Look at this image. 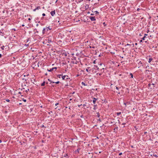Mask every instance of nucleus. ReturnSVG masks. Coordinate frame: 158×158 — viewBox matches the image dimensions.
<instances>
[{"label": "nucleus", "instance_id": "nucleus-1", "mask_svg": "<svg viewBox=\"0 0 158 158\" xmlns=\"http://www.w3.org/2000/svg\"><path fill=\"white\" fill-rule=\"evenodd\" d=\"M2 94H1V96L2 97H1V103H2L3 102H5V101L6 102H9L10 101V100L8 99H5L4 98V97L6 96V95H5V93L3 94V95H2Z\"/></svg>", "mask_w": 158, "mask_h": 158}, {"label": "nucleus", "instance_id": "nucleus-2", "mask_svg": "<svg viewBox=\"0 0 158 158\" xmlns=\"http://www.w3.org/2000/svg\"><path fill=\"white\" fill-rule=\"evenodd\" d=\"M99 68L96 66L94 65L92 69H90L89 71H90L91 70H92L93 73H95L98 72V71Z\"/></svg>", "mask_w": 158, "mask_h": 158}, {"label": "nucleus", "instance_id": "nucleus-3", "mask_svg": "<svg viewBox=\"0 0 158 158\" xmlns=\"http://www.w3.org/2000/svg\"><path fill=\"white\" fill-rule=\"evenodd\" d=\"M89 18L92 21H95L96 20L95 17L91 16Z\"/></svg>", "mask_w": 158, "mask_h": 158}, {"label": "nucleus", "instance_id": "nucleus-4", "mask_svg": "<svg viewBox=\"0 0 158 158\" xmlns=\"http://www.w3.org/2000/svg\"><path fill=\"white\" fill-rule=\"evenodd\" d=\"M51 14V15L52 16H54V15H55V10H53V11H52L51 13H50Z\"/></svg>", "mask_w": 158, "mask_h": 158}, {"label": "nucleus", "instance_id": "nucleus-5", "mask_svg": "<svg viewBox=\"0 0 158 158\" xmlns=\"http://www.w3.org/2000/svg\"><path fill=\"white\" fill-rule=\"evenodd\" d=\"M46 30V31H48L49 30H50L51 29V28H50L49 27H46V28H45Z\"/></svg>", "mask_w": 158, "mask_h": 158}, {"label": "nucleus", "instance_id": "nucleus-6", "mask_svg": "<svg viewBox=\"0 0 158 158\" xmlns=\"http://www.w3.org/2000/svg\"><path fill=\"white\" fill-rule=\"evenodd\" d=\"M96 100L97 99H96L95 98H93V102L94 104L95 103V102H96Z\"/></svg>", "mask_w": 158, "mask_h": 158}, {"label": "nucleus", "instance_id": "nucleus-7", "mask_svg": "<svg viewBox=\"0 0 158 158\" xmlns=\"http://www.w3.org/2000/svg\"><path fill=\"white\" fill-rule=\"evenodd\" d=\"M152 60V58H150L149 59L148 62L150 63L151 61Z\"/></svg>", "mask_w": 158, "mask_h": 158}, {"label": "nucleus", "instance_id": "nucleus-8", "mask_svg": "<svg viewBox=\"0 0 158 158\" xmlns=\"http://www.w3.org/2000/svg\"><path fill=\"white\" fill-rule=\"evenodd\" d=\"M46 31V30H45V28H44V29H43V34L44 33H45V31Z\"/></svg>", "mask_w": 158, "mask_h": 158}, {"label": "nucleus", "instance_id": "nucleus-9", "mask_svg": "<svg viewBox=\"0 0 158 158\" xmlns=\"http://www.w3.org/2000/svg\"><path fill=\"white\" fill-rule=\"evenodd\" d=\"M45 82H43V83H42L41 84V85L42 86H44V85H45Z\"/></svg>", "mask_w": 158, "mask_h": 158}, {"label": "nucleus", "instance_id": "nucleus-10", "mask_svg": "<svg viewBox=\"0 0 158 158\" xmlns=\"http://www.w3.org/2000/svg\"><path fill=\"white\" fill-rule=\"evenodd\" d=\"M81 84L82 85H84V86L86 85L85 84V83L83 82H82Z\"/></svg>", "mask_w": 158, "mask_h": 158}, {"label": "nucleus", "instance_id": "nucleus-11", "mask_svg": "<svg viewBox=\"0 0 158 158\" xmlns=\"http://www.w3.org/2000/svg\"><path fill=\"white\" fill-rule=\"evenodd\" d=\"M66 77V76H62V79L64 80L65 78Z\"/></svg>", "mask_w": 158, "mask_h": 158}, {"label": "nucleus", "instance_id": "nucleus-12", "mask_svg": "<svg viewBox=\"0 0 158 158\" xmlns=\"http://www.w3.org/2000/svg\"><path fill=\"white\" fill-rule=\"evenodd\" d=\"M53 70V69L52 68V69H50V70H48H48L49 71V72H51Z\"/></svg>", "mask_w": 158, "mask_h": 158}, {"label": "nucleus", "instance_id": "nucleus-13", "mask_svg": "<svg viewBox=\"0 0 158 158\" xmlns=\"http://www.w3.org/2000/svg\"><path fill=\"white\" fill-rule=\"evenodd\" d=\"M89 67H88L86 69V71L87 72H89V71L88 70V69H89Z\"/></svg>", "mask_w": 158, "mask_h": 158}, {"label": "nucleus", "instance_id": "nucleus-14", "mask_svg": "<svg viewBox=\"0 0 158 158\" xmlns=\"http://www.w3.org/2000/svg\"><path fill=\"white\" fill-rule=\"evenodd\" d=\"M121 114V112H120L117 113V115L118 116L119 115H120Z\"/></svg>", "mask_w": 158, "mask_h": 158}, {"label": "nucleus", "instance_id": "nucleus-15", "mask_svg": "<svg viewBox=\"0 0 158 158\" xmlns=\"http://www.w3.org/2000/svg\"><path fill=\"white\" fill-rule=\"evenodd\" d=\"M97 116L98 117H99L100 116V115L98 113H97Z\"/></svg>", "mask_w": 158, "mask_h": 158}, {"label": "nucleus", "instance_id": "nucleus-16", "mask_svg": "<svg viewBox=\"0 0 158 158\" xmlns=\"http://www.w3.org/2000/svg\"><path fill=\"white\" fill-rule=\"evenodd\" d=\"M130 75L131 76V77L133 78V75L131 73H130Z\"/></svg>", "mask_w": 158, "mask_h": 158}, {"label": "nucleus", "instance_id": "nucleus-17", "mask_svg": "<svg viewBox=\"0 0 158 158\" xmlns=\"http://www.w3.org/2000/svg\"><path fill=\"white\" fill-rule=\"evenodd\" d=\"M59 82H60L59 81H57V82H53V83H56V84H58V83H59Z\"/></svg>", "mask_w": 158, "mask_h": 158}, {"label": "nucleus", "instance_id": "nucleus-18", "mask_svg": "<svg viewBox=\"0 0 158 158\" xmlns=\"http://www.w3.org/2000/svg\"><path fill=\"white\" fill-rule=\"evenodd\" d=\"M38 7H37V8H36V9H34L33 10H34V11H35V10H36V9H38Z\"/></svg>", "mask_w": 158, "mask_h": 158}, {"label": "nucleus", "instance_id": "nucleus-19", "mask_svg": "<svg viewBox=\"0 0 158 158\" xmlns=\"http://www.w3.org/2000/svg\"><path fill=\"white\" fill-rule=\"evenodd\" d=\"M145 36H144V37L142 38V40H145Z\"/></svg>", "mask_w": 158, "mask_h": 158}, {"label": "nucleus", "instance_id": "nucleus-20", "mask_svg": "<svg viewBox=\"0 0 158 158\" xmlns=\"http://www.w3.org/2000/svg\"><path fill=\"white\" fill-rule=\"evenodd\" d=\"M96 14H98V13H99L97 11H96L94 12Z\"/></svg>", "mask_w": 158, "mask_h": 158}, {"label": "nucleus", "instance_id": "nucleus-21", "mask_svg": "<svg viewBox=\"0 0 158 158\" xmlns=\"http://www.w3.org/2000/svg\"><path fill=\"white\" fill-rule=\"evenodd\" d=\"M67 156H68V154H66L64 156V157H66Z\"/></svg>", "mask_w": 158, "mask_h": 158}, {"label": "nucleus", "instance_id": "nucleus-22", "mask_svg": "<svg viewBox=\"0 0 158 158\" xmlns=\"http://www.w3.org/2000/svg\"><path fill=\"white\" fill-rule=\"evenodd\" d=\"M42 15H43V16H45V14H44V13H43V14H42Z\"/></svg>", "mask_w": 158, "mask_h": 158}, {"label": "nucleus", "instance_id": "nucleus-23", "mask_svg": "<svg viewBox=\"0 0 158 158\" xmlns=\"http://www.w3.org/2000/svg\"><path fill=\"white\" fill-rule=\"evenodd\" d=\"M48 40L49 41H50V42H52V40H50L49 39H48Z\"/></svg>", "mask_w": 158, "mask_h": 158}, {"label": "nucleus", "instance_id": "nucleus-24", "mask_svg": "<svg viewBox=\"0 0 158 158\" xmlns=\"http://www.w3.org/2000/svg\"><path fill=\"white\" fill-rule=\"evenodd\" d=\"M52 68L53 69V70L54 69H56L57 68H56V67L53 68Z\"/></svg>", "mask_w": 158, "mask_h": 158}, {"label": "nucleus", "instance_id": "nucleus-25", "mask_svg": "<svg viewBox=\"0 0 158 158\" xmlns=\"http://www.w3.org/2000/svg\"><path fill=\"white\" fill-rule=\"evenodd\" d=\"M59 104L58 103H57L55 104V105L56 106L57 105H58Z\"/></svg>", "mask_w": 158, "mask_h": 158}, {"label": "nucleus", "instance_id": "nucleus-26", "mask_svg": "<svg viewBox=\"0 0 158 158\" xmlns=\"http://www.w3.org/2000/svg\"><path fill=\"white\" fill-rule=\"evenodd\" d=\"M122 153L121 152V153H120L119 154V155H122Z\"/></svg>", "mask_w": 158, "mask_h": 158}, {"label": "nucleus", "instance_id": "nucleus-27", "mask_svg": "<svg viewBox=\"0 0 158 158\" xmlns=\"http://www.w3.org/2000/svg\"><path fill=\"white\" fill-rule=\"evenodd\" d=\"M4 47V46H3V47H1V48L3 50L4 48H3Z\"/></svg>", "mask_w": 158, "mask_h": 158}, {"label": "nucleus", "instance_id": "nucleus-28", "mask_svg": "<svg viewBox=\"0 0 158 158\" xmlns=\"http://www.w3.org/2000/svg\"><path fill=\"white\" fill-rule=\"evenodd\" d=\"M23 101L24 102H26V99H23Z\"/></svg>", "mask_w": 158, "mask_h": 158}, {"label": "nucleus", "instance_id": "nucleus-29", "mask_svg": "<svg viewBox=\"0 0 158 158\" xmlns=\"http://www.w3.org/2000/svg\"><path fill=\"white\" fill-rule=\"evenodd\" d=\"M116 89H117V90H118V88L117 87H116Z\"/></svg>", "mask_w": 158, "mask_h": 158}, {"label": "nucleus", "instance_id": "nucleus-30", "mask_svg": "<svg viewBox=\"0 0 158 158\" xmlns=\"http://www.w3.org/2000/svg\"><path fill=\"white\" fill-rule=\"evenodd\" d=\"M124 104L125 105V106H126V103H124Z\"/></svg>", "mask_w": 158, "mask_h": 158}, {"label": "nucleus", "instance_id": "nucleus-31", "mask_svg": "<svg viewBox=\"0 0 158 158\" xmlns=\"http://www.w3.org/2000/svg\"><path fill=\"white\" fill-rule=\"evenodd\" d=\"M151 84H148V86L149 87L151 85Z\"/></svg>", "mask_w": 158, "mask_h": 158}, {"label": "nucleus", "instance_id": "nucleus-32", "mask_svg": "<svg viewBox=\"0 0 158 158\" xmlns=\"http://www.w3.org/2000/svg\"><path fill=\"white\" fill-rule=\"evenodd\" d=\"M95 62H96V61H95V60H94V64H95Z\"/></svg>", "mask_w": 158, "mask_h": 158}, {"label": "nucleus", "instance_id": "nucleus-33", "mask_svg": "<svg viewBox=\"0 0 158 158\" xmlns=\"http://www.w3.org/2000/svg\"><path fill=\"white\" fill-rule=\"evenodd\" d=\"M79 21H80V20H78L77 21H76L77 22H79Z\"/></svg>", "mask_w": 158, "mask_h": 158}, {"label": "nucleus", "instance_id": "nucleus-34", "mask_svg": "<svg viewBox=\"0 0 158 158\" xmlns=\"http://www.w3.org/2000/svg\"><path fill=\"white\" fill-rule=\"evenodd\" d=\"M139 8H138V9H137V11H139Z\"/></svg>", "mask_w": 158, "mask_h": 158}, {"label": "nucleus", "instance_id": "nucleus-35", "mask_svg": "<svg viewBox=\"0 0 158 158\" xmlns=\"http://www.w3.org/2000/svg\"><path fill=\"white\" fill-rule=\"evenodd\" d=\"M147 133V132H144V134H146Z\"/></svg>", "mask_w": 158, "mask_h": 158}, {"label": "nucleus", "instance_id": "nucleus-36", "mask_svg": "<svg viewBox=\"0 0 158 158\" xmlns=\"http://www.w3.org/2000/svg\"><path fill=\"white\" fill-rule=\"evenodd\" d=\"M28 19V20H31V19H30V18H29Z\"/></svg>", "mask_w": 158, "mask_h": 158}, {"label": "nucleus", "instance_id": "nucleus-37", "mask_svg": "<svg viewBox=\"0 0 158 158\" xmlns=\"http://www.w3.org/2000/svg\"><path fill=\"white\" fill-rule=\"evenodd\" d=\"M24 24H23L22 25V26H23V27H24Z\"/></svg>", "mask_w": 158, "mask_h": 158}, {"label": "nucleus", "instance_id": "nucleus-38", "mask_svg": "<svg viewBox=\"0 0 158 158\" xmlns=\"http://www.w3.org/2000/svg\"><path fill=\"white\" fill-rule=\"evenodd\" d=\"M28 90H29V89H28L27 90H26V91L27 92Z\"/></svg>", "mask_w": 158, "mask_h": 158}, {"label": "nucleus", "instance_id": "nucleus-39", "mask_svg": "<svg viewBox=\"0 0 158 158\" xmlns=\"http://www.w3.org/2000/svg\"><path fill=\"white\" fill-rule=\"evenodd\" d=\"M99 121H100V122H101V119H99Z\"/></svg>", "mask_w": 158, "mask_h": 158}, {"label": "nucleus", "instance_id": "nucleus-40", "mask_svg": "<svg viewBox=\"0 0 158 158\" xmlns=\"http://www.w3.org/2000/svg\"><path fill=\"white\" fill-rule=\"evenodd\" d=\"M137 43H135V45H137Z\"/></svg>", "mask_w": 158, "mask_h": 158}, {"label": "nucleus", "instance_id": "nucleus-41", "mask_svg": "<svg viewBox=\"0 0 158 158\" xmlns=\"http://www.w3.org/2000/svg\"><path fill=\"white\" fill-rule=\"evenodd\" d=\"M152 85H154V84H153V83H152Z\"/></svg>", "mask_w": 158, "mask_h": 158}, {"label": "nucleus", "instance_id": "nucleus-42", "mask_svg": "<svg viewBox=\"0 0 158 158\" xmlns=\"http://www.w3.org/2000/svg\"><path fill=\"white\" fill-rule=\"evenodd\" d=\"M142 41V40H140V42H141Z\"/></svg>", "mask_w": 158, "mask_h": 158}, {"label": "nucleus", "instance_id": "nucleus-43", "mask_svg": "<svg viewBox=\"0 0 158 158\" xmlns=\"http://www.w3.org/2000/svg\"><path fill=\"white\" fill-rule=\"evenodd\" d=\"M45 75H47V73H45Z\"/></svg>", "mask_w": 158, "mask_h": 158}, {"label": "nucleus", "instance_id": "nucleus-44", "mask_svg": "<svg viewBox=\"0 0 158 158\" xmlns=\"http://www.w3.org/2000/svg\"><path fill=\"white\" fill-rule=\"evenodd\" d=\"M125 124V123H123V125H124V124Z\"/></svg>", "mask_w": 158, "mask_h": 158}, {"label": "nucleus", "instance_id": "nucleus-45", "mask_svg": "<svg viewBox=\"0 0 158 158\" xmlns=\"http://www.w3.org/2000/svg\"><path fill=\"white\" fill-rule=\"evenodd\" d=\"M91 15H94V14H91Z\"/></svg>", "mask_w": 158, "mask_h": 158}, {"label": "nucleus", "instance_id": "nucleus-46", "mask_svg": "<svg viewBox=\"0 0 158 158\" xmlns=\"http://www.w3.org/2000/svg\"><path fill=\"white\" fill-rule=\"evenodd\" d=\"M145 35H148V34H145Z\"/></svg>", "mask_w": 158, "mask_h": 158}, {"label": "nucleus", "instance_id": "nucleus-47", "mask_svg": "<svg viewBox=\"0 0 158 158\" xmlns=\"http://www.w3.org/2000/svg\"><path fill=\"white\" fill-rule=\"evenodd\" d=\"M127 45H129V44H127Z\"/></svg>", "mask_w": 158, "mask_h": 158}, {"label": "nucleus", "instance_id": "nucleus-48", "mask_svg": "<svg viewBox=\"0 0 158 158\" xmlns=\"http://www.w3.org/2000/svg\"><path fill=\"white\" fill-rule=\"evenodd\" d=\"M99 75H101V73H100V74H99Z\"/></svg>", "mask_w": 158, "mask_h": 158}, {"label": "nucleus", "instance_id": "nucleus-49", "mask_svg": "<svg viewBox=\"0 0 158 158\" xmlns=\"http://www.w3.org/2000/svg\"><path fill=\"white\" fill-rule=\"evenodd\" d=\"M4 11H3V13H4Z\"/></svg>", "mask_w": 158, "mask_h": 158}, {"label": "nucleus", "instance_id": "nucleus-50", "mask_svg": "<svg viewBox=\"0 0 158 158\" xmlns=\"http://www.w3.org/2000/svg\"><path fill=\"white\" fill-rule=\"evenodd\" d=\"M87 1H90V0H86Z\"/></svg>", "mask_w": 158, "mask_h": 158}, {"label": "nucleus", "instance_id": "nucleus-51", "mask_svg": "<svg viewBox=\"0 0 158 158\" xmlns=\"http://www.w3.org/2000/svg\"><path fill=\"white\" fill-rule=\"evenodd\" d=\"M48 80L49 81H50V80H49V79H48Z\"/></svg>", "mask_w": 158, "mask_h": 158}, {"label": "nucleus", "instance_id": "nucleus-52", "mask_svg": "<svg viewBox=\"0 0 158 158\" xmlns=\"http://www.w3.org/2000/svg\"><path fill=\"white\" fill-rule=\"evenodd\" d=\"M59 76H61V75H59Z\"/></svg>", "mask_w": 158, "mask_h": 158}, {"label": "nucleus", "instance_id": "nucleus-53", "mask_svg": "<svg viewBox=\"0 0 158 158\" xmlns=\"http://www.w3.org/2000/svg\"><path fill=\"white\" fill-rule=\"evenodd\" d=\"M19 94H20L21 93L20 92H19Z\"/></svg>", "mask_w": 158, "mask_h": 158}, {"label": "nucleus", "instance_id": "nucleus-54", "mask_svg": "<svg viewBox=\"0 0 158 158\" xmlns=\"http://www.w3.org/2000/svg\"><path fill=\"white\" fill-rule=\"evenodd\" d=\"M19 94H20L21 93L20 92H19Z\"/></svg>", "mask_w": 158, "mask_h": 158}]
</instances>
